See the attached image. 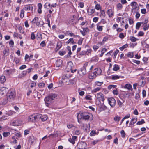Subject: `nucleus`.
Instances as JSON below:
<instances>
[{
  "label": "nucleus",
  "mask_w": 149,
  "mask_h": 149,
  "mask_svg": "<svg viewBox=\"0 0 149 149\" xmlns=\"http://www.w3.org/2000/svg\"><path fill=\"white\" fill-rule=\"evenodd\" d=\"M5 72L6 73V74H10L12 73V70H6Z\"/></svg>",
  "instance_id": "680f3d73"
},
{
  "label": "nucleus",
  "mask_w": 149,
  "mask_h": 149,
  "mask_svg": "<svg viewBox=\"0 0 149 149\" xmlns=\"http://www.w3.org/2000/svg\"><path fill=\"white\" fill-rule=\"evenodd\" d=\"M92 96L89 95H86L85 96L84 98L87 100H91L92 99Z\"/></svg>",
  "instance_id": "58836bf2"
},
{
  "label": "nucleus",
  "mask_w": 149,
  "mask_h": 149,
  "mask_svg": "<svg viewBox=\"0 0 149 149\" xmlns=\"http://www.w3.org/2000/svg\"><path fill=\"white\" fill-rule=\"evenodd\" d=\"M44 23L43 21L42 20H40L36 24V25L39 27H41L43 25Z\"/></svg>",
  "instance_id": "4be33fe9"
},
{
  "label": "nucleus",
  "mask_w": 149,
  "mask_h": 149,
  "mask_svg": "<svg viewBox=\"0 0 149 149\" xmlns=\"http://www.w3.org/2000/svg\"><path fill=\"white\" fill-rule=\"evenodd\" d=\"M117 102L118 104L120 107H121L122 105H123V103L121 102L119 100H118Z\"/></svg>",
  "instance_id": "3c124183"
},
{
  "label": "nucleus",
  "mask_w": 149,
  "mask_h": 149,
  "mask_svg": "<svg viewBox=\"0 0 149 149\" xmlns=\"http://www.w3.org/2000/svg\"><path fill=\"white\" fill-rule=\"evenodd\" d=\"M86 69L82 68L80 70L78 71V73L80 75H84L86 72Z\"/></svg>",
  "instance_id": "f3484780"
},
{
  "label": "nucleus",
  "mask_w": 149,
  "mask_h": 149,
  "mask_svg": "<svg viewBox=\"0 0 149 149\" xmlns=\"http://www.w3.org/2000/svg\"><path fill=\"white\" fill-rule=\"evenodd\" d=\"M113 93L114 95H117L118 93V91L116 88V89H114L113 90Z\"/></svg>",
  "instance_id": "6e6d98bb"
},
{
  "label": "nucleus",
  "mask_w": 149,
  "mask_h": 149,
  "mask_svg": "<svg viewBox=\"0 0 149 149\" xmlns=\"http://www.w3.org/2000/svg\"><path fill=\"white\" fill-rule=\"evenodd\" d=\"M108 101L109 104L111 107H113L115 106L116 103V101L113 98L111 97L108 98Z\"/></svg>",
  "instance_id": "20e7f679"
},
{
  "label": "nucleus",
  "mask_w": 149,
  "mask_h": 149,
  "mask_svg": "<svg viewBox=\"0 0 149 149\" xmlns=\"http://www.w3.org/2000/svg\"><path fill=\"white\" fill-rule=\"evenodd\" d=\"M23 9L24 10L28 11L31 10L32 11L33 10V6L31 5H29L26 6L24 7Z\"/></svg>",
  "instance_id": "4468645a"
},
{
  "label": "nucleus",
  "mask_w": 149,
  "mask_h": 149,
  "mask_svg": "<svg viewBox=\"0 0 149 149\" xmlns=\"http://www.w3.org/2000/svg\"><path fill=\"white\" fill-rule=\"evenodd\" d=\"M116 86H117L116 85H110L108 86V88L109 90L111 89H116Z\"/></svg>",
  "instance_id": "37998d69"
},
{
  "label": "nucleus",
  "mask_w": 149,
  "mask_h": 149,
  "mask_svg": "<svg viewBox=\"0 0 149 149\" xmlns=\"http://www.w3.org/2000/svg\"><path fill=\"white\" fill-rule=\"evenodd\" d=\"M100 16L101 17H104L105 16V13L104 10H101V8H100Z\"/></svg>",
  "instance_id": "412c9836"
},
{
  "label": "nucleus",
  "mask_w": 149,
  "mask_h": 149,
  "mask_svg": "<svg viewBox=\"0 0 149 149\" xmlns=\"http://www.w3.org/2000/svg\"><path fill=\"white\" fill-rule=\"evenodd\" d=\"M107 13L109 17L111 18L113 16L114 12L112 9H109L107 10Z\"/></svg>",
  "instance_id": "9b49d317"
},
{
  "label": "nucleus",
  "mask_w": 149,
  "mask_h": 149,
  "mask_svg": "<svg viewBox=\"0 0 149 149\" xmlns=\"http://www.w3.org/2000/svg\"><path fill=\"white\" fill-rule=\"evenodd\" d=\"M62 64V61L61 60L59 59L56 62V65L57 67L60 66Z\"/></svg>",
  "instance_id": "b1692460"
},
{
  "label": "nucleus",
  "mask_w": 149,
  "mask_h": 149,
  "mask_svg": "<svg viewBox=\"0 0 149 149\" xmlns=\"http://www.w3.org/2000/svg\"><path fill=\"white\" fill-rule=\"evenodd\" d=\"M120 77V76L118 75H112L111 76V78L113 80L117 79Z\"/></svg>",
  "instance_id": "a878e982"
},
{
  "label": "nucleus",
  "mask_w": 149,
  "mask_h": 149,
  "mask_svg": "<svg viewBox=\"0 0 149 149\" xmlns=\"http://www.w3.org/2000/svg\"><path fill=\"white\" fill-rule=\"evenodd\" d=\"M92 115L91 114L88 113H84V116L83 119L85 120H88L90 117H92Z\"/></svg>",
  "instance_id": "2eb2a0df"
},
{
  "label": "nucleus",
  "mask_w": 149,
  "mask_h": 149,
  "mask_svg": "<svg viewBox=\"0 0 149 149\" xmlns=\"http://www.w3.org/2000/svg\"><path fill=\"white\" fill-rule=\"evenodd\" d=\"M121 117L120 116H116L114 118V121L116 122H118L121 119Z\"/></svg>",
  "instance_id": "c03bdc74"
},
{
  "label": "nucleus",
  "mask_w": 149,
  "mask_h": 149,
  "mask_svg": "<svg viewBox=\"0 0 149 149\" xmlns=\"http://www.w3.org/2000/svg\"><path fill=\"white\" fill-rule=\"evenodd\" d=\"M137 120V119H136L135 118L132 119L130 123V125H134V123H136Z\"/></svg>",
  "instance_id": "cd10ccee"
},
{
  "label": "nucleus",
  "mask_w": 149,
  "mask_h": 149,
  "mask_svg": "<svg viewBox=\"0 0 149 149\" xmlns=\"http://www.w3.org/2000/svg\"><path fill=\"white\" fill-rule=\"evenodd\" d=\"M84 116V113H82L81 112H79L77 115V119L79 123H80V121L79 120L83 118Z\"/></svg>",
  "instance_id": "ddd939ff"
},
{
  "label": "nucleus",
  "mask_w": 149,
  "mask_h": 149,
  "mask_svg": "<svg viewBox=\"0 0 149 149\" xmlns=\"http://www.w3.org/2000/svg\"><path fill=\"white\" fill-rule=\"evenodd\" d=\"M8 91V89L5 87H2L0 90V95H2L5 94Z\"/></svg>",
  "instance_id": "f8f14e48"
},
{
  "label": "nucleus",
  "mask_w": 149,
  "mask_h": 149,
  "mask_svg": "<svg viewBox=\"0 0 149 149\" xmlns=\"http://www.w3.org/2000/svg\"><path fill=\"white\" fill-rule=\"evenodd\" d=\"M99 58L98 56H96L93 57L91 59V61H97L98 60Z\"/></svg>",
  "instance_id": "ea45409f"
},
{
  "label": "nucleus",
  "mask_w": 149,
  "mask_h": 149,
  "mask_svg": "<svg viewBox=\"0 0 149 149\" xmlns=\"http://www.w3.org/2000/svg\"><path fill=\"white\" fill-rule=\"evenodd\" d=\"M95 8L97 10H100V8H101L100 7V4H98L95 5Z\"/></svg>",
  "instance_id": "69168bd1"
},
{
  "label": "nucleus",
  "mask_w": 149,
  "mask_h": 149,
  "mask_svg": "<svg viewBox=\"0 0 149 149\" xmlns=\"http://www.w3.org/2000/svg\"><path fill=\"white\" fill-rule=\"evenodd\" d=\"M120 69L119 66L117 64H115L113 65V70L114 71H117Z\"/></svg>",
  "instance_id": "bb28decb"
},
{
  "label": "nucleus",
  "mask_w": 149,
  "mask_h": 149,
  "mask_svg": "<svg viewBox=\"0 0 149 149\" xmlns=\"http://www.w3.org/2000/svg\"><path fill=\"white\" fill-rule=\"evenodd\" d=\"M62 46V44L61 42H58L57 43L56 47V48L55 50L58 51Z\"/></svg>",
  "instance_id": "aec40b11"
},
{
  "label": "nucleus",
  "mask_w": 149,
  "mask_h": 149,
  "mask_svg": "<svg viewBox=\"0 0 149 149\" xmlns=\"http://www.w3.org/2000/svg\"><path fill=\"white\" fill-rule=\"evenodd\" d=\"M39 18L38 17H35L33 20L31 21V22L33 23H36V24L38 22V21Z\"/></svg>",
  "instance_id": "7c9ffc66"
},
{
  "label": "nucleus",
  "mask_w": 149,
  "mask_h": 149,
  "mask_svg": "<svg viewBox=\"0 0 149 149\" xmlns=\"http://www.w3.org/2000/svg\"><path fill=\"white\" fill-rule=\"evenodd\" d=\"M70 43H71L72 44L74 43V41L73 38H70L69 39L68 41L66 42V44L68 45Z\"/></svg>",
  "instance_id": "c85d7f7f"
},
{
  "label": "nucleus",
  "mask_w": 149,
  "mask_h": 149,
  "mask_svg": "<svg viewBox=\"0 0 149 149\" xmlns=\"http://www.w3.org/2000/svg\"><path fill=\"white\" fill-rule=\"evenodd\" d=\"M19 61L20 60L19 59L16 57H15L13 60V61L15 62L16 64L18 63Z\"/></svg>",
  "instance_id": "49530a36"
},
{
  "label": "nucleus",
  "mask_w": 149,
  "mask_h": 149,
  "mask_svg": "<svg viewBox=\"0 0 149 149\" xmlns=\"http://www.w3.org/2000/svg\"><path fill=\"white\" fill-rule=\"evenodd\" d=\"M130 40L132 42H135L138 39L134 37H130Z\"/></svg>",
  "instance_id": "a18cd8bd"
},
{
  "label": "nucleus",
  "mask_w": 149,
  "mask_h": 149,
  "mask_svg": "<svg viewBox=\"0 0 149 149\" xmlns=\"http://www.w3.org/2000/svg\"><path fill=\"white\" fill-rule=\"evenodd\" d=\"M89 63L88 62L85 63L84 65L83 68L86 69L87 68L88 66Z\"/></svg>",
  "instance_id": "0e129e2a"
},
{
  "label": "nucleus",
  "mask_w": 149,
  "mask_h": 149,
  "mask_svg": "<svg viewBox=\"0 0 149 149\" xmlns=\"http://www.w3.org/2000/svg\"><path fill=\"white\" fill-rule=\"evenodd\" d=\"M101 90V88L100 87H97L92 90L91 92L92 93H96L97 92L100 91Z\"/></svg>",
  "instance_id": "393cba45"
},
{
  "label": "nucleus",
  "mask_w": 149,
  "mask_h": 149,
  "mask_svg": "<svg viewBox=\"0 0 149 149\" xmlns=\"http://www.w3.org/2000/svg\"><path fill=\"white\" fill-rule=\"evenodd\" d=\"M125 36V34L123 33H121L119 34V37L121 39H123Z\"/></svg>",
  "instance_id": "603ef678"
},
{
  "label": "nucleus",
  "mask_w": 149,
  "mask_h": 149,
  "mask_svg": "<svg viewBox=\"0 0 149 149\" xmlns=\"http://www.w3.org/2000/svg\"><path fill=\"white\" fill-rule=\"evenodd\" d=\"M68 141L71 143L72 144H74L75 143V141L73 140L71 138H70L68 139Z\"/></svg>",
  "instance_id": "774afa93"
},
{
  "label": "nucleus",
  "mask_w": 149,
  "mask_h": 149,
  "mask_svg": "<svg viewBox=\"0 0 149 149\" xmlns=\"http://www.w3.org/2000/svg\"><path fill=\"white\" fill-rule=\"evenodd\" d=\"M143 23V22H137L136 25V29L138 30L139 29L141 24Z\"/></svg>",
  "instance_id": "c9c22d12"
},
{
  "label": "nucleus",
  "mask_w": 149,
  "mask_h": 149,
  "mask_svg": "<svg viewBox=\"0 0 149 149\" xmlns=\"http://www.w3.org/2000/svg\"><path fill=\"white\" fill-rule=\"evenodd\" d=\"M145 122L143 119H141V121H138L136 124L138 125H141L145 123Z\"/></svg>",
  "instance_id": "09e8293b"
},
{
  "label": "nucleus",
  "mask_w": 149,
  "mask_h": 149,
  "mask_svg": "<svg viewBox=\"0 0 149 149\" xmlns=\"http://www.w3.org/2000/svg\"><path fill=\"white\" fill-rule=\"evenodd\" d=\"M91 51L92 50L91 49H87V51L86 52H84V53L83 54H86L87 55H89V54H91Z\"/></svg>",
  "instance_id": "2f4dec72"
},
{
  "label": "nucleus",
  "mask_w": 149,
  "mask_h": 149,
  "mask_svg": "<svg viewBox=\"0 0 149 149\" xmlns=\"http://www.w3.org/2000/svg\"><path fill=\"white\" fill-rule=\"evenodd\" d=\"M95 12L94 9H88L87 10V13L89 15H91Z\"/></svg>",
  "instance_id": "5701e85b"
},
{
  "label": "nucleus",
  "mask_w": 149,
  "mask_h": 149,
  "mask_svg": "<svg viewBox=\"0 0 149 149\" xmlns=\"http://www.w3.org/2000/svg\"><path fill=\"white\" fill-rule=\"evenodd\" d=\"M26 72L25 71H24L23 72L21 73L19 75V77H21L22 76H24L26 75Z\"/></svg>",
  "instance_id": "bf43d9fd"
},
{
  "label": "nucleus",
  "mask_w": 149,
  "mask_h": 149,
  "mask_svg": "<svg viewBox=\"0 0 149 149\" xmlns=\"http://www.w3.org/2000/svg\"><path fill=\"white\" fill-rule=\"evenodd\" d=\"M120 133L121 136L122 137L124 138L125 137V133L124 130H123L122 131H121L120 132Z\"/></svg>",
  "instance_id": "5fc2aeb1"
},
{
  "label": "nucleus",
  "mask_w": 149,
  "mask_h": 149,
  "mask_svg": "<svg viewBox=\"0 0 149 149\" xmlns=\"http://www.w3.org/2000/svg\"><path fill=\"white\" fill-rule=\"evenodd\" d=\"M24 10L23 9H22L21 10L20 15V18H23L24 17Z\"/></svg>",
  "instance_id": "f704fd0d"
},
{
  "label": "nucleus",
  "mask_w": 149,
  "mask_h": 149,
  "mask_svg": "<svg viewBox=\"0 0 149 149\" xmlns=\"http://www.w3.org/2000/svg\"><path fill=\"white\" fill-rule=\"evenodd\" d=\"M22 121L19 119H17L15 120L14 122L12 123L13 125H19V124L21 123Z\"/></svg>",
  "instance_id": "a211bd4d"
},
{
  "label": "nucleus",
  "mask_w": 149,
  "mask_h": 149,
  "mask_svg": "<svg viewBox=\"0 0 149 149\" xmlns=\"http://www.w3.org/2000/svg\"><path fill=\"white\" fill-rule=\"evenodd\" d=\"M95 96L97 99L99 101H103L104 100V97L103 94L99 92L97 93Z\"/></svg>",
  "instance_id": "423d86ee"
},
{
  "label": "nucleus",
  "mask_w": 149,
  "mask_h": 149,
  "mask_svg": "<svg viewBox=\"0 0 149 149\" xmlns=\"http://www.w3.org/2000/svg\"><path fill=\"white\" fill-rule=\"evenodd\" d=\"M103 26H100L98 24L97 25V29L100 31H102L103 30Z\"/></svg>",
  "instance_id": "473e14b6"
},
{
  "label": "nucleus",
  "mask_w": 149,
  "mask_h": 149,
  "mask_svg": "<svg viewBox=\"0 0 149 149\" xmlns=\"http://www.w3.org/2000/svg\"><path fill=\"white\" fill-rule=\"evenodd\" d=\"M18 29L20 33L22 34H24V31L22 29V28L21 26H19L18 28Z\"/></svg>",
  "instance_id": "a19ab883"
},
{
  "label": "nucleus",
  "mask_w": 149,
  "mask_h": 149,
  "mask_svg": "<svg viewBox=\"0 0 149 149\" xmlns=\"http://www.w3.org/2000/svg\"><path fill=\"white\" fill-rule=\"evenodd\" d=\"M56 97V95L54 94H50L47 97H46L44 100L46 106H48L52 102V100Z\"/></svg>",
  "instance_id": "f257e3e1"
},
{
  "label": "nucleus",
  "mask_w": 149,
  "mask_h": 149,
  "mask_svg": "<svg viewBox=\"0 0 149 149\" xmlns=\"http://www.w3.org/2000/svg\"><path fill=\"white\" fill-rule=\"evenodd\" d=\"M83 129L86 132L89 131L90 129V125L89 124H85L83 126Z\"/></svg>",
  "instance_id": "6ab92c4d"
},
{
  "label": "nucleus",
  "mask_w": 149,
  "mask_h": 149,
  "mask_svg": "<svg viewBox=\"0 0 149 149\" xmlns=\"http://www.w3.org/2000/svg\"><path fill=\"white\" fill-rule=\"evenodd\" d=\"M123 88L125 89L128 90H130L132 91V86L131 84H127L124 85Z\"/></svg>",
  "instance_id": "dca6fc26"
},
{
  "label": "nucleus",
  "mask_w": 149,
  "mask_h": 149,
  "mask_svg": "<svg viewBox=\"0 0 149 149\" xmlns=\"http://www.w3.org/2000/svg\"><path fill=\"white\" fill-rule=\"evenodd\" d=\"M10 134L9 132H4L3 133V135L4 137H6L8 136Z\"/></svg>",
  "instance_id": "13d9d810"
},
{
  "label": "nucleus",
  "mask_w": 149,
  "mask_h": 149,
  "mask_svg": "<svg viewBox=\"0 0 149 149\" xmlns=\"http://www.w3.org/2000/svg\"><path fill=\"white\" fill-rule=\"evenodd\" d=\"M127 56L130 58H132L134 57L133 53L131 52H129L127 54Z\"/></svg>",
  "instance_id": "4c0bfd02"
},
{
  "label": "nucleus",
  "mask_w": 149,
  "mask_h": 149,
  "mask_svg": "<svg viewBox=\"0 0 149 149\" xmlns=\"http://www.w3.org/2000/svg\"><path fill=\"white\" fill-rule=\"evenodd\" d=\"M36 119H37V115L35 114L29 116L28 118V120L29 122H33Z\"/></svg>",
  "instance_id": "1a4fd4ad"
},
{
  "label": "nucleus",
  "mask_w": 149,
  "mask_h": 149,
  "mask_svg": "<svg viewBox=\"0 0 149 149\" xmlns=\"http://www.w3.org/2000/svg\"><path fill=\"white\" fill-rule=\"evenodd\" d=\"M37 119H40L43 121H45L47 119V117L46 115H42L40 114L37 115Z\"/></svg>",
  "instance_id": "0eeeda50"
},
{
  "label": "nucleus",
  "mask_w": 149,
  "mask_h": 149,
  "mask_svg": "<svg viewBox=\"0 0 149 149\" xmlns=\"http://www.w3.org/2000/svg\"><path fill=\"white\" fill-rule=\"evenodd\" d=\"M51 5L49 3L46 2L44 5V7L47 9L51 8Z\"/></svg>",
  "instance_id": "72a5a7b5"
},
{
  "label": "nucleus",
  "mask_w": 149,
  "mask_h": 149,
  "mask_svg": "<svg viewBox=\"0 0 149 149\" xmlns=\"http://www.w3.org/2000/svg\"><path fill=\"white\" fill-rule=\"evenodd\" d=\"M0 80L1 83H4L6 81L5 77L4 76L0 77Z\"/></svg>",
  "instance_id": "c756f323"
},
{
  "label": "nucleus",
  "mask_w": 149,
  "mask_h": 149,
  "mask_svg": "<svg viewBox=\"0 0 149 149\" xmlns=\"http://www.w3.org/2000/svg\"><path fill=\"white\" fill-rule=\"evenodd\" d=\"M68 76L66 74H64L62 76V79H65L68 78Z\"/></svg>",
  "instance_id": "052dcab7"
},
{
  "label": "nucleus",
  "mask_w": 149,
  "mask_h": 149,
  "mask_svg": "<svg viewBox=\"0 0 149 149\" xmlns=\"http://www.w3.org/2000/svg\"><path fill=\"white\" fill-rule=\"evenodd\" d=\"M73 66V64L72 62L70 61L68 63L66 69L67 71H71L72 69V67Z\"/></svg>",
  "instance_id": "6e6552de"
},
{
  "label": "nucleus",
  "mask_w": 149,
  "mask_h": 149,
  "mask_svg": "<svg viewBox=\"0 0 149 149\" xmlns=\"http://www.w3.org/2000/svg\"><path fill=\"white\" fill-rule=\"evenodd\" d=\"M9 44L10 47H13L14 46V42L12 40H11L9 42Z\"/></svg>",
  "instance_id": "4d7b16f0"
},
{
  "label": "nucleus",
  "mask_w": 149,
  "mask_h": 149,
  "mask_svg": "<svg viewBox=\"0 0 149 149\" xmlns=\"http://www.w3.org/2000/svg\"><path fill=\"white\" fill-rule=\"evenodd\" d=\"M86 146V143L84 142H80L78 143L77 147L79 149H84Z\"/></svg>",
  "instance_id": "39448f33"
},
{
  "label": "nucleus",
  "mask_w": 149,
  "mask_h": 149,
  "mask_svg": "<svg viewBox=\"0 0 149 149\" xmlns=\"http://www.w3.org/2000/svg\"><path fill=\"white\" fill-rule=\"evenodd\" d=\"M66 52L65 50H61L59 52V53L60 55L63 56L65 54Z\"/></svg>",
  "instance_id": "864d4df0"
},
{
  "label": "nucleus",
  "mask_w": 149,
  "mask_h": 149,
  "mask_svg": "<svg viewBox=\"0 0 149 149\" xmlns=\"http://www.w3.org/2000/svg\"><path fill=\"white\" fill-rule=\"evenodd\" d=\"M96 134V132L95 131H92L90 133V135L91 136H94Z\"/></svg>",
  "instance_id": "338daca9"
},
{
  "label": "nucleus",
  "mask_w": 149,
  "mask_h": 149,
  "mask_svg": "<svg viewBox=\"0 0 149 149\" xmlns=\"http://www.w3.org/2000/svg\"><path fill=\"white\" fill-rule=\"evenodd\" d=\"M137 4V3L135 2H133L131 3V6H132V7L134 8H136V5Z\"/></svg>",
  "instance_id": "e433bc0d"
},
{
  "label": "nucleus",
  "mask_w": 149,
  "mask_h": 149,
  "mask_svg": "<svg viewBox=\"0 0 149 149\" xmlns=\"http://www.w3.org/2000/svg\"><path fill=\"white\" fill-rule=\"evenodd\" d=\"M102 71L100 68H96L95 69L94 72L89 75L88 77L91 79L95 78L97 76L101 74Z\"/></svg>",
  "instance_id": "f03ea898"
},
{
  "label": "nucleus",
  "mask_w": 149,
  "mask_h": 149,
  "mask_svg": "<svg viewBox=\"0 0 149 149\" xmlns=\"http://www.w3.org/2000/svg\"><path fill=\"white\" fill-rule=\"evenodd\" d=\"M7 96L8 100L11 101L14 98L15 96V92L14 91H9L8 92Z\"/></svg>",
  "instance_id": "7ed1b4c3"
},
{
  "label": "nucleus",
  "mask_w": 149,
  "mask_h": 149,
  "mask_svg": "<svg viewBox=\"0 0 149 149\" xmlns=\"http://www.w3.org/2000/svg\"><path fill=\"white\" fill-rule=\"evenodd\" d=\"M9 52L8 51V50L7 49H5L4 50V51H3V53L4 55L7 56V55H8Z\"/></svg>",
  "instance_id": "de8ad7c7"
},
{
  "label": "nucleus",
  "mask_w": 149,
  "mask_h": 149,
  "mask_svg": "<svg viewBox=\"0 0 149 149\" xmlns=\"http://www.w3.org/2000/svg\"><path fill=\"white\" fill-rule=\"evenodd\" d=\"M45 83L43 82H41L39 83L38 86L40 88H43L44 87Z\"/></svg>",
  "instance_id": "8fccbe9b"
},
{
  "label": "nucleus",
  "mask_w": 149,
  "mask_h": 149,
  "mask_svg": "<svg viewBox=\"0 0 149 149\" xmlns=\"http://www.w3.org/2000/svg\"><path fill=\"white\" fill-rule=\"evenodd\" d=\"M148 19H146L145 20L143 24V29L144 31L148 30L149 28V25L147 24V23L148 22Z\"/></svg>",
  "instance_id": "9d476101"
},
{
  "label": "nucleus",
  "mask_w": 149,
  "mask_h": 149,
  "mask_svg": "<svg viewBox=\"0 0 149 149\" xmlns=\"http://www.w3.org/2000/svg\"><path fill=\"white\" fill-rule=\"evenodd\" d=\"M125 95H128V98H130L132 97V96H134L133 93H125Z\"/></svg>",
  "instance_id": "79ce46f5"
},
{
  "label": "nucleus",
  "mask_w": 149,
  "mask_h": 149,
  "mask_svg": "<svg viewBox=\"0 0 149 149\" xmlns=\"http://www.w3.org/2000/svg\"><path fill=\"white\" fill-rule=\"evenodd\" d=\"M122 7H123V6L120 3H118L117 5V8L119 9H122Z\"/></svg>",
  "instance_id": "e2e57ef3"
}]
</instances>
